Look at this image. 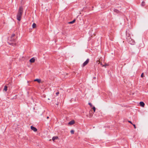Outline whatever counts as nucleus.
I'll use <instances>...</instances> for the list:
<instances>
[{
	"label": "nucleus",
	"mask_w": 148,
	"mask_h": 148,
	"mask_svg": "<svg viewBox=\"0 0 148 148\" xmlns=\"http://www.w3.org/2000/svg\"><path fill=\"white\" fill-rule=\"evenodd\" d=\"M97 62L98 63V64H99L100 63V62L99 61H97Z\"/></svg>",
	"instance_id": "a878e982"
},
{
	"label": "nucleus",
	"mask_w": 148,
	"mask_h": 148,
	"mask_svg": "<svg viewBox=\"0 0 148 148\" xmlns=\"http://www.w3.org/2000/svg\"><path fill=\"white\" fill-rule=\"evenodd\" d=\"M23 11L22 8L21 7H20L17 15V19L19 21L21 20Z\"/></svg>",
	"instance_id": "f257e3e1"
},
{
	"label": "nucleus",
	"mask_w": 148,
	"mask_h": 148,
	"mask_svg": "<svg viewBox=\"0 0 148 148\" xmlns=\"http://www.w3.org/2000/svg\"><path fill=\"white\" fill-rule=\"evenodd\" d=\"M75 123V121L74 120L72 121L69 123L68 124L70 125H72Z\"/></svg>",
	"instance_id": "1a4fd4ad"
},
{
	"label": "nucleus",
	"mask_w": 148,
	"mask_h": 148,
	"mask_svg": "<svg viewBox=\"0 0 148 148\" xmlns=\"http://www.w3.org/2000/svg\"><path fill=\"white\" fill-rule=\"evenodd\" d=\"M16 36H15V34H12V35L11 38H14L16 37Z\"/></svg>",
	"instance_id": "a211bd4d"
},
{
	"label": "nucleus",
	"mask_w": 148,
	"mask_h": 148,
	"mask_svg": "<svg viewBox=\"0 0 148 148\" xmlns=\"http://www.w3.org/2000/svg\"><path fill=\"white\" fill-rule=\"evenodd\" d=\"M7 90V86H5L4 89L3 90L5 91H6Z\"/></svg>",
	"instance_id": "dca6fc26"
},
{
	"label": "nucleus",
	"mask_w": 148,
	"mask_h": 148,
	"mask_svg": "<svg viewBox=\"0 0 148 148\" xmlns=\"http://www.w3.org/2000/svg\"><path fill=\"white\" fill-rule=\"evenodd\" d=\"M31 129L34 132H36L37 131V129L36 128L32 126H31Z\"/></svg>",
	"instance_id": "39448f33"
},
{
	"label": "nucleus",
	"mask_w": 148,
	"mask_h": 148,
	"mask_svg": "<svg viewBox=\"0 0 148 148\" xmlns=\"http://www.w3.org/2000/svg\"><path fill=\"white\" fill-rule=\"evenodd\" d=\"M34 81L35 82L37 81L38 83H40L41 82V80L40 79H36L34 80Z\"/></svg>",
	"instance_id": "9b49d317"
},
{
	"label": "nucleus",
	"mask_w": 148,
	"mask_h": 148,
	"mask_svg": "<svg viewBox=\"0 0 148 148\" xmlns=\"http://www.w3.org/2000/svg\"><path fill=\"white\" fill-rule=\"evenodd\" d=\"M47 119H48L49 118V116H47Z\"/></svg>",
	"instance_id": "cd10ccee"
},
{
	"label": "nucleus",
	"mask_w": 148,
	"mask_h": 148,
	"mask_svg": "<svg viewBox=\"0 0 148 148\" xmlns=\"http://www.w3.org/2000/svg\"><path fill=\"white\" fill-rule=\"evenodd\" d=\"M143 75H144V73H143L141 74V76H141V77H143Z\"/></svg>",
	"instance_id": "5701e85b"
},
{
	"label": "nucleus",
	"mask_w": 148,
	"mask_h": 148,
	"mask_svg": "<svg viewBox=\"0 0 148 148\" xmlns=\"http://www.w3.org/2000/svg\"><path fill=\"white\" fill-rule=\"evenodd\" d=\"M89 59H87L86 61H85L83 64V66H84L86 65H87L88 63L89 62Z\"/></svg>",
	"instance_id": "20e7f679"
},
{
	"label": "nucleus",
	"mask_w": 148,
	"mask_h": 148,
	"mask_svg": "<svg viewBox=\"0 0 148 148\" xmlns=\"http://www.w3.org/2000/svg\"><path fill=\"white\" fill-rule=\"evenodd\" d=\"M36 24L35 23H34L32 24V27L33 28H34L36 27Z\"/></svg>",
	"instance_id": "2eb2a0df"
},
{
	"label": "nucleus",
	"mask_w": 148,
	"mask_h": 148,
	"mask_svg": "<svg viewBox=\"0 0 148 148\" xmlns=\"http://www.w3.org/2000/svg\"><path fill=\"white\" fill-rule=\"evenodd\" d=\"M58 139V136H54L53 137L52 140L53 141H54L55 140H57Z\"/></svg>",
	"instance_id": "9d476101"
},
{
	"label": "nucleus",
	"mask_w": 148,
	"mask_h": 148,
	"mask_svg": "<svg viewBox=\"0 0 148 148\" xmlns=\"http://www.w3.org/2000/svg\"><path fill=\"white\" fill-rule=\"evenodd\" d=\"M126 36L127 40H128V39H130L131 38L130 34L129 33H127V31L126 32Z\"/></svg>",
	"instance_id": "7ed1b4c3"
},
{
	"label": "nucleus",
	"mask_w": 148,
	"mask_h": 148,
	"mask_svg": "<svg viewBox=\"0 0 148 148\" xmlns=\"http://www.w3.org/2000/svg\"><path fill=\"white\" fill-rule=\"evenodd\" d=\"M127 41L131 45H134L135 44V42L134 40L131 38L130 39H128V40H127Z\"/></svg>",
	"instance_id": "f03ea898"
},
{
	"label": "nucleus",
	"mask_w": 148,
	"mask_h": 148,
	"mask_svg": "<svg viewBox=\"0 0 148 148\" xmlns=\"http://www.w3.org/2000/svg\"><path fill=\"white\" fill-rule=\"evenodd\" d=\"M128 122L132 124V122L131 121H128Z\"/></svg>",
	"instance_id": "bb28decb"
},
{
	"label": "nucleus",
	"mask_w": 148,
	"mask_h": 148,
	"mask_svg": "<svg viewBox=\"0 0 148 148\" xmlns=\"http://www.w3.org/2000/svg\"><path fill=\"white\" fill-rule=\"evenodd\" d=\"M17 38V37H16L11 38L10 40L11 41L15 42Z\"/></svg>",
	"instance_id": "423d86ee"
},
{
	"label": "nucleus",
	"mask_w": 148,
	"mask_h": 148,
	"mask_svg": "<svg viewBox=\"0 0 148 148\" xmlns=\"http://www.w3.org/2000/svg\"><path fill=\"white\" fill-rule=\"evenodd\" d=\"M113 11L117 13H119V11L118 10L115 9H114L113 10Z\"/></svg>",
	"instance_id": "f8f14e48"
},
{
	"label": "nucleus",
	"mask_w": 148,
	"mask_h": 148,
	"mask_svg": "<svg viewBox=\"0 0 148 148\" xmlns=\"http://www.w3.org/2000/svg\"><path fill=\"white\" fill-rule=\"evenodd\" d=\"M59 92H58L56 93V94L57 96H58L59 95Z\"/></svg>",
	"instance_id": "b1692460"
},
{
	"label": "nucleus",
	"mask_w": 148,
	"mask_h": 148,
	"mask_svg": "<svg viewBox=\"0 0 148 148\" xmlns=\"http://www.w3.org/2000/svg\"><path fill=\"white\" fill-rule=\"evenodd\" d=\"M140 106L142 107H144L145 106L144 103L143 101H141L139 103Z\"/></svg>",
	"instance_id": "0eeeda50"
},
{
	"label": "nucleus",
	"mask_w": 148,
	"mask_h": 148,
	"mask_svg": "<svg viewBox=\"0 0 148 148\" xmlns=\"http://www.w3.org/2000/svg\"><path fill=\"white\" fill-rule=\"evenodd\" d=\"M75 19L73 20L72 21H71L69 23V24H73L75 22Z\"/></svg>",
	"instance_id": "4468645a"
},
{
	"label": "nucleus",
	"mask_w": 148,
	"mask_h": 148,
	"mask_svg": "<svg viewBox=\"0 0 148 148\" xmlns=\"http://www.w3.org/2000/svg\"><path fill=\"white\" fill-rule=\"evenodd\" d=\"M92 109L93 110L94 112H95V110H96V108H95V107L93 106V107L92 108Z\"/></svg>",
	"instance_id": "6ab92c4d"
},
{
	"label": "nucleus",
	"mask_w": 148,
	"mask_h": 148,
	"mask_svg": "<svg viewBox=\"0 0 148 148\" xmlns=\"http://www.w3.org/2000/svg\"><path fill=\"white\" fill-rule=\"evenodd\" d=\"M10 45H12L13 46H16L17 45L16 42L12 43L10 44Z\"/></svg>",
	"instance_id": "ddd939ff"
},
{
	"label": "nucleus",
	"mask_w": 148,
	"mask_h": 148,
	"mask_svg": "<svg viewBox=\"0 0 148 148\" xmlns=\"http://www.w3.org/2000/svg\"><path fill=\"white\" fill-rule=\"evenodd\" d=\"M133 126H134V128H136V125H135V124H133Z\"/></svg>",
	"instance_id": "393cba45"
},
{
	"label": "nucleus",
	"mask_w": 148,
	"mask_h": 148,
	"mask_svg": "<svg viewBox=\"0 0 148 148\" xmlns=\"http://www.w3.org/2000/svg\"><path fill=\"white\" fill-rule=\"evenodd\" d=\"M88 104L90 105L91 107H92L93 106L92 104L91 103H89Z\"/></svg>",
	"instance_id": "aec40b11"
},
{
	"label": "nucleus",
	"mask_w": 148,
	"mask_h": 148,
	"mask_svg": "<svg viewBox=\"0 0 148 148\" xmlns=\"http://www.w3.org/2000/svg\"><path fill=\"white\" fill-rule=\"evenodd\" d=\"M145 5V2L144 1H143L141 5L142 6H144Z\"/></svg>",
	"instance_id": "4be33fe9"
},
{
	"label": "nucleus",
	"mask_w": 148,
	"mask_h": 148,
	"mask_svg": "<svg viewBox=\"0 0 148 148\" xmlns=\"http://www.w3.org/2000/svg\"><path fill=\"white\" fill-rule=\"evenodd\" d=\"M108 66V64L106 63L104 65H103L102 64V67L105 66V67H106L107 66Z\"/></svg>",
	"instance_id": "f3484780"
},
{
	"label": "nucleus",
	"mask_w": 148,
	"mask_h": 148,
	"mask_svg": "<svg viewBox=\"0 0 148 148\" xmlns=\"http://www.w3.org/2000/svg\"><path fill=\"white\" fill-rule=\"evenodd\" d=\"M35 59L34 58H32L31 59H30L29 60L30 62L31 63H33L35 62Z\"/></svg>",
	"instance_id": "6e6552de"
},
{
	"label": "nucleus",
	"mask_w": 148,
	"mask_h": 148,
	"mask_svg": "<svg viewBox=\"0 0 148 148\" xmlns=\"http://www.w3.org/2000/svg\"><path fill=\"white\" fill-rule=\"evenodd\" d=\"M74 131L73 130H71V134H73L74 133Z\"/></svg>",
	"instance_id": "412c9836"
}]
</instances>
